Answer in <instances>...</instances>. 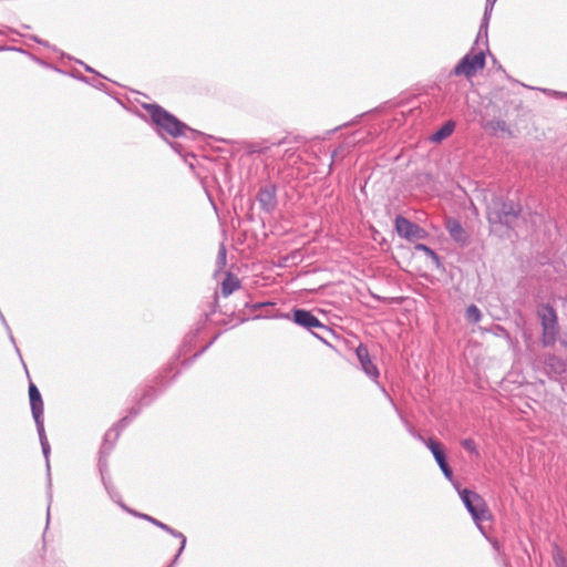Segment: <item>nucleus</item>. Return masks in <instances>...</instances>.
<instances>
[{"instance_id": "obj_37", "label": "nucleus", "mask_w": 567, "mask_h": 567, "mask_svg": "<svg viewBox=\"0 0 567 567\" xmlns=\"http://www.w3.org/2000/svg\"><path fill=\"white\" fill-rule=\"evenodd\" d=\"M344 154H346V146L344 145H340L339 147H337L336 150L332 151V153H331V163L329 165V171L330 172L332 169L334 158L337 156H339V155L344 156Z\"/></svg>"}, {"instance_id": "obj_17", "label": "nucleus", "mask_w": 567, "mask_h": 567, "mask_svg": "<svg viewBox=\"0 0 567 567\" xmlns=\"http://www.w3.org/2000/svg\"><path fill=\"white\" fill-rule=\"evenodd\" d=\"M120 506H121L125 512H127V513L132 514L133 516L138 517V518H141V519H144V520H146V522L151 523L152 525H154V526H156V527L161 528L162 530H164L165 533H167V534H169V535H175V534H174V529H175V528H173V527H171L169 525H167V524H165V523H163V522L158 520L157 518H155V517H153V516H151V515H148V514L138 513V512H136V511H134V509H131V508H128L124 503H121V504H120Z\"/></svg>"}, {"instance_id": "obj_4", "label": "nucleus", "mask_w": 567, "mask_h": 567, "mask_svg": "<svg viewBox=\"0 0 567 567\" xmlns=\"http://www.w3.org/2000/svg\"><path fill=\"white\" fill-rule=\"evenodd\" d=\"M520 203L494 193L486 204V217L491 225H502L507 229H514L522 214Z\"/></svg>"}, {"instance_id": "obj_21", "label": "nucleus", "mask_w": 567, "mask_h": 567, "mask_svg": "<svg viewBox=\"0 0 567 567\" xmlns=\"http://www.w3.org/2000/svg\"><path fill=\"white\" fill-rule=\"evenodd\" d=\"M239 287H240L239 279L231 272H228L226 275V277L224 278V280L221 281L220 293L223 297L226 298V297L230 296L234 291L239 289Z\"/></svg>"}, {"instance_id": "obj_22", "label": "nucleus", "mask_w": 567, "mask_h": 567, "mask_svg": "<svg viewBox=\"0 0 567 567\" xmlns=\"http://www.w3.org/2000/svg\"><path fill=\"white\" fill-rule=\"evenodd\" d=\"M482 126L485 130H489L492 132L506 133L508 136H512V134H513L508 124L504 120H501V118L489 120V121L485 122L484 124H482Z\"/></svg>"}, {"instance_id": "obj_50", "label": "nucleus", "mask_w": 567, "mask_h": 567, "mask_svg": "<svg viewBox=\"0 0 567 567\" xmlns=\"http://www.w3.org/2000/svg\"><path fill=\"white\" fill-rule=\"evenodd\" d=\"M27 37H28L30 40H32L33 42L38 43V44H40V42H41V40H42L41 38H39V37H38V35H35V34H30V35H27Z\"/></svg>"}, {"instance_id": "obj_35", "label": "nucleus", "mask_w": 567, "mask_h": 567, "mask_svg": "<svg viewBox=\"0 0 567 567\" xmlns=\"http://www.w3.org/2000/svg\"><path fill=\"white\" fill-rule=\"evenodd\" d=\"M543 93L555 97V99H567V92L550 90V89H539Z\"/></svg>"}, {"instance_id": "obj_43", "label": "nucleus", "mask_w": 567, "mask_h": 567, "mask_svg": "<svg viewBox=\"0 0 567 567\" xmlns=\"http://www.w3.org/2000/svg\"><path fill=\"white\" fill-rule=\"evenodd\" d=\"M8 337H9L10 342L14 346L16 352L18 353V355L20 357V359L22 360L20 349L18 348V346H17V343H16V339H14V337H13V334H12V331H11V330H10V333H8Z\"/></svg>"}, {"instance_id": "obj_19", "label": "nucleus", "mask_w": 567, "mask_h": 567, "mask_svg": "<svg viewBox=\"0 0 567 567\" xmlns=\"http://www.w3.org/2000/svg\"><path fill=\"white\" fill-rule=\"evenodd\" d=\"M382 391L384 392V394L388 396L391 405L393 406V409L395 410V412L398 413L401 422L404 424L406 431L414 437L416 439L417 441H424V436L419 433L415 427L406 420V417L404 416V414L402 413V411L398 408V405L395 404V402L393 401V399L388 394V392L385 391L384 388H382Z\"/></svg>"}, {"instance_id": "obj_41", "label": "nucleus", "mask_w": 567, "mask_h": 567, "mask_svg": "<svg viewBox=\"0 0 567 567\" xmlns=\"http://www.w3.org/2000/svg\"><path fill=\"white\" fill-rule=\"evenodd\" d=\"M70 75L79 81H82V82H89V78L83 75L80 71H73L70 73Z\"/></svg>"}, {"instance_id": "obj_28", "label": "nucleus", "mask_w": 567, "mask_h": 567, "mask_svg": "<svg viewBox=\"0 0 567 567\" xmlns=\"http://www.w3.org/2000/svg\"><path fill=\"white\" fill-rule=\"evenodd\" d=\"M488 24H489V20H487V19L481 20V24H480V29H478V33H477L475 43H478L480 41L484 40V43L487 47Z\"/></svg>"}, {"instance_id": "obj_8", "label": "nucleus", "mask_w": 567, "mask_h": 567, "mask_svg": "<svg viewBox=\"0 0 567 567\" xmlns=\"http://www.w3.org/2000/svg\"><path fill=\"white\" fill-rule=\"evenodd\" d=\"M486 65V54L484 50L477 52L472 48L460 61L455 64L452 73L455 76H465L472 79L476 73L483 70Z\"/></svg>"}, {"instance_id": "obj_13", "label": "nucleus", "mask_w": 567, "mask_h": 567, "mask_svg": "<svg viewBox=\"0 0 567 567\" xmlns=\"http://www.w3.org/2000/svg\"><path fill=\"white\" fill-rule=\"evenodd\" d=\"M544 370L549 379L558 380L567 371V363L556 354H547L544 359Z\"/></svg>"}, {"instance_id": "obj_10", "label": "nucleus", "mask_w": 567, "mask_h": 567, "mask_svg": "<svg viewBox=\"0 0 567 567\" xmlns=\"http://www.w3.org/2000/svg\"><path fill=\"white\" fill-rule=\"evenodd\" d=\"M115 432H116V429H115V424H114L113 427L110 429L104 434V439H103L102 445L99 451L97 467H99V471L101 474V480H102V483H103L105 489H109V486L106 483V477H105V473L109 470L107 457L111 454V452L113 451L115 443L118 439V436L115 439Z\"/></svg>"}, {"instance_id": "obj_26", "label": "nucleus", "mask_w": 567, "mask_h": 567, "mask_svg": "<svg viewBox=\"0 0 567 567\" xmlns=\"http://www.w3.org/2000/svg\"><path fill=\"white\" fill-rule=\"evenodd\" d=\"M270 148V146L265 145V142H248L246 144V152L249 155L252 154H265Z\"/></svg>"}, {"instance_id": "obj_24", "label": "nucleus", "mask_w": 567, "mask_h": 567, "mask_svg": "<svg viewBox=\"0 0 567 567\" xmlns=\"http://www.w3.org/2000/svg\"><path fill=\"white\" fill-rule=\"evenodd\" d=\"M559 328L543 329L542 343L545 348L553 347L556 343Z\"/></svg>"}, {"instance_id": "obj_20", "label": "nucleus", "mask_w": 567, "mask_h": 567, "mask_svg": "<svg viewBox=\"0 0 567 567\" xmlns=\"http://www.w3.org/2000/svg\"><path fill=\"white\" fill-rule=\"evenodd\" d=\"M414 250L424 252L426 255V257H429L433 261V264L437 270L445 271V267L441 260V257L430 246L422 244V243H416L414 245Z\"/></svg>"}, {"instance_id": "obj_15", "label": "nucleus", "mask_w": 567, "mask_h": 567, "mask_svg": "<svg viewBox=\"0 0 567 567\" xmlns=\"http://www.w3.org/2000/svg\"><path fill=\"white\" fill-rule=\"evenodd\" d=\"M542 329L559 328L556 309L550 303H543L538 310Z\"/></svg>"}, {"instance_id": "obj_44", "label": "nucleus", "mask_w": 567, "mask_h": 567, "mask_svg": "<svg viewBox=\"0 0 567 567\" xmlns=\"http://www.w3.org/2000/svg\"><path fill=\"white\" fill-rule=\"evenodd\" d=\"M0 321L3 326V328L6 329L7 333H10V326L8 324V321L6 320L3 313H0Z\"/></svg>"}, {"instance_id": "obj_40", "label": "nucleus", "mask_w": 567, "mask_h": 567, "mask_svg": "<svg viewBox=\"0 0 567 567\" xmlns=\"http://www.w3.org/2000/svg\"><path fill=\"white\" fill-rule=\"evenodd\" d=\"M493 8H494L493 1H486L485 9H484V14H483L482 19L489 20L492 11H493Z\"/></svg>"}, {"instance_id": "obj_31", "label": "nucleus", "mask_w": 567, "mask_h": 567, "mask_svg": "<svg viewBox=\"0 0 567 567\" xmlns=\"http://www.w3.org/2000/svg\"><path fill=\"white\" fill-rule=\"evenodd\" d=\"M555 567H567V558L559 548H556L553 554Z\"/></svg>"}, {"instance_id": "obj_55", "label": "nucleus", "mask_w": 567, "mask_h": 567, "mask_svg": "<svg viewBox=\"0 0 567 567\" xmlns=\"http://www.w3.org/2000/svg\"><path fill=\"white\" fill-rule=\"evenodd\" d=\"M63 58H68V60H72V58L69 54L62 53Z\"/></svg>"}, {"instance_id": "obj_53", "label": "nucleus", "mask_w": 567, "mask_h": 567, "mask_svg": "<svg viewBox=\"0 0 567 567\" xmlns=\"http://www.w3.org/2000/svg\"><path fill=\"white\" fill-rule=\"evenodd\" d=\"M421 177H423L424 179H431V174H422Z\"/></svg>"}, {"instance_id": "obj_5", "label": "nucleus", "mask_w": 567, "mask_h": 567, "mask_svg": "<svg viewBox=\"0 0 567 567\" xmlns=\"http://www.w3.org/2000/svg\"><path fill=\"white\" fill-rule=\"evenodd\" d=\"M199 308L202 309L199 319L195 323L194 328L186 333L179 348L177 349V352L167 362L173 363V370L175 369L176 362L193 349L197 337L205 329L210 316L217 311H220L218 305V293L215 292L209 299L202 301Z\"/></svg>"}, {"instance_id": "obj_33", "label": "nucleus", "mask_w": 567, "mask_h": 567, "mask_svg": "<svg viewBox=\"0 0 567 567\" xmlns=\"http://www.w3.org/2000/svg\"><path fill=\"white\" fill-rule=\"evenodd\" d=\"M4 50L16 51V52H20V53H23V54H28L30 58H32L34 61L39 62L40 64L49 66L48 63H44L43 61H41L40 59L35 58L31 53H28L25 50H23L21 48H17V47H7V48L6 47H0V51H4Z\"/></svg>"}, {"instance_id": "obj_49", "label": "nucleus", "mask_w": 567, "mask_h": 567, "mask_svg": "<svg viewBox=\"0 0 567 567\" xmlns=\"http://www.w3.org/2000/svg\"><path fill=\"white\" fill-rule=\"evenodd\" d=\"M181 555H178L177 553L174 555L172 561L166 566V567H176L177 563H178V559H179Z\"/></svg>"}, {"instance_id": "obj_9", "label": "nucleus", "mask_w": 567, "mask_h": 567, "mask_svg": "<svg viewBox=\"0 0 567 567\" xmlns=\"http://www.w3.org/2000/svg\"><path fill=\"white\" fill-rule=\"evenodd\" d=\"M394 228L399 237L408 241L426 239L430 234L419 224L411 221L402 215H398L394 220Z\"/></svg>"}, {"instance_id": "obj_7", "label": "nucleus", "mask_w": 567, "mask_h": 567, "mask_svg": "<svg viewBox=\"0 0 567 567\" xmlns=\"http://www.w3.org/2000/svg\"><path fill=\"white\" fill-rule=\"evenodd\" d=\"M455 489L458 492V495L465 508L471 514L475 525L481 530V533L486 537V534L481 525L483 520L488 518V509L484 498L474 491H471L468 488H461L458 482L457 488Z\"/></svg>"}, {"instance_id": "obj_27", "label": "nucleus", "mask_w": 567, "mask_h": 567, "mask_svg": "<svg viewBox=\"0 0 567 567\" xmlns=\"http://www.w3.org/2000/svg\"><path fill=\"white\" fill-rule=\"evenodd\" d=\"M182 137H186L190 141H199V140L206 141L208 138H215L214 136L205 134V133H203L198 130H195L190 126H188V128L185 130V134L182 135Z\"/></svg>"}, {"instance_id": "obj_6", "label": "nucleus", "mask_w": 567, "mask_h": 567, "mask_svg": "<svg viewBox=\"0 0 567 567\" xmlns=\"http://www.w3.org/2000/svg\"><path fill=\"white\" fill-rule=\"evenodd\" d=\"M281 318L291 319L297 326L308 330L313 337L319 339L321 342L332 348L322 333L316 331V329H323L327 333L332 334L333 330L322 323L310 310L303 308H293L290 313L280 316Z\"/></svg>"}, {"instance_id": "obj_23", "label": "nucleus", "mask_w": 567, "mask_h": 567, "mask_svg": "<svg viewBox=\"0 0 567 567\" xmlns=\"http://www.w3.org/2000/svg\"><path fill=\"white\" fill-rule=\"evenodd\" d=\"M219 336H220V333H217L216 336L213 337V339L206 346H204L193 357L184 359L182 362V367L189 368L195 362V360H197L202 354H204L215 343V341L218 339Z\"/></svg>"}, {"instance_id": "obj_45", "label": "nucleus", "mask_w": 567, "mask_h": 567, "mask_svg": "<svg viewBox=\"0 0 567 567\" xmlns=\"http://www.w3.org/2000/svg\"><path fill=\"white\" fill-rule=\"evenodd\" d=\"M271 305L272 303L269 302V301H267V302H256V303L251 305V308L254 310H256V309H259V308H262V307H268V306H271Z\"/></svg>"}, {"instance_id": "obj_14", "label": "nucleus", "mask_w": 567, "mask_h": 567, "mask_svg": "<svg viewBox=\"0 0 567 567\" xmlns=\"http://www.w3.org/2000/svg\"><path fill=\"white\" fill-rule=\"evenodd\" d=\"M445 228L453 241L461 246H466L468 244V235L458 219L449 217L445 220Z\"/></svg>"}, {"instance_id": "obj_30", "label": "nucleus", "mask_w": 567, "mask_h": 567, "mask_svg": "<svg viewBox=\"0 0 567 567\" xmlns=\"http://www.w3.org/2000/svg\"><path fill=\"white\" fill-rule=\"evenodd\" d=\"M422 442L430 450L432 455L444 447V445L440 441H437L436 439H433V437H430L427 440L424 439V441H422Z\"/></svg>"}, {"instance_id": "obj_46", "label": "nucleus", "mask_w": 567, "mask_h": 567, "mask_svg": "<svg viewBox=\"0 0 567 567\" xmlns=\"http://www.w3.org/2000/svg\"><path fill=\"white\" fill-rule=\"evenodd\" d=\"M40 45H42V47H44L47 49H51L54 52L58 51V49L55 47L51 45L49 41L43 40V39L41 40Z\"/></svg>"}, {"instance_id": "obj_39", "label": "nucleus", "mask_w": 567, "mask_h": 567, "mask_svg": "<svg viewBox=\"0 0 567 567\" xmlns=\"http://www.w3.org/2000/svg\"><path fill=\"white\" fill-rule=\"evenodd\" d=\"M362 132L361 131H358L353 134V137H355L357 135H361ZM360 143H365V140L363 136H360L359 138H352V140H349L347 142V145L350 146V147H354L357 144H360Z\"/></svg>"}, {"instance_id": "obj_18", "label": "nucleus", "mask_w": 567, "mask_h": 567, "mask_svg": "<svg viewBox=\"0 0 567 567\" xmlns=\"http://www.w3.org/2000/svg\"><path fill=\"white\" fill-rule=\"evenodd\" d=\"M456 127V123L453 120L445 121L435 132H433L429 140L432 143L440 144L444 140H446L449 136L452 135Z\"/></svg>"}, {"instance_id": "obj_36", "label": "nucleus", "mask_w": 567, "mask_h": 567, "mask_svg": "<svg viewBox=\"0 0 567 567\" xmlns=\"http://www.w3.org/2000/svg\"><path fill=\"white\" fill-rule=\"evenodd\" d=\"M100 78L101 76H97V75L93 76V78H89V82H85V83L92 85L95 89L105 90L106 84L104 82H102L100 80Z\"/></svg>"}, {"instance_id": "obj_12", "label": "nucleus", "mask_w": 567, "mask_h": 567, "mask_svg": "<svg viewBox=\"0 0 567 567\" xmlns=\"http://www.w3.org/2000/svg\"><path fill=\"white\" fill-rule=\"evenodd\" d=\"M256 198L261 210L268 214L272 213L277 207V186L274 183L261 186Z\"/></svg>"}, {"instance_id": "obj_52", "label": "nucleus", "mask_w": 567, "mask_h": 567, "mask_svg": "<svg viewBox=\"0 0 567 567\" xmlns=\"http://www.w3.org/2000/svg\"><path fill=\"white\" fill-rule=\"evenodd\" d=\"M218 141L224 142V143H235L234 141L226 140V138H218Z\"/></svg>"}, {"instance_id": "obj_3", "label": "nucleus", "mask_w": 567, "mask_h": 567, "mask_svg": "<svg viewBox=\"0 0 567 567\" xmlns=\"http://www.w3.org/2000/svg\"><path fill=\"white\" fill-rule=\"evenodd\" d=\"M29 400H30L32 417L35 423L37 432L39 435V441H40L41 449H42V454H43V456L45 458V463H47V471H48L47 498H48L49 505L47 508L45 529H48L49 523H50V506H51L52 497H53L52 496L51 473H50V461H49L51 447H50V444H49V441H48V437L45 434V429H44V415H43L44 414V405H43L42 395L40 393V390L33 382L29 383Z\"/></svg>"}, {"instance_id": "obj_11", "label": "nucleus", "mask_w": 567, "mask_h": 567, "mask_svg": "<svg viewBox=\"0 0 567 567\" xmlns=\"http://www.w3.org/2000/svg\"><path fill=\"white\" fill-rule=\"evenodd\" d=\"M355 355L364 374L371 381L378 383L380 372L377 364L372 361L367 346L360 343L355 349Z\"/></svg>"}, {"instance_id": "obj_16", "label": "nucleus", "mask_w": 567, "mask_h": 567, "mask_svg": "<svg viewBox=\"0 0 567 567\" xmlns=\"http://www.w3.org/2000/svg\"><path fill=\"white\" fill-rule=\"evenodd\" d=\"M433 457L437 464V466L440 467V470L442 471L444 477L452 483V485L454 486V488H457V481L454 480V474H453V470L452 467L450 466L449 464V461H447V455H446V450L445 447H443L442 450H440L439 452H436L435 454H433Z\"/></svg>"}, {"instance_id": "obj_2", "label": "nucleus", "mask_w": 567, "mask_h": 567, "mask_svg": "<svg viewBox=\"0 0 567 567\" xmlns=\"http://www.w3.org/2000/svg\"><path fill=\"white\" fill-rule=\"evenodd\" d=\"M142 107L147 112L148 118L144 115L141 117L163 141L182 137L188 128L185 122L157 103H143Z\"/></svg>"}, {"instance_id": "obj_47", "label": "nucleus", "mask_w": 567, "mask_h": 567, "mask_svg": "<svg viewBox=\"0 0 567 567\" xmlns=\"http://www.w3.org/2000/svg\"><path fill=\"white\" fill-rule=\"evenodd\" d=\"M106 483H107V486H109V489H106V492L109 493L111 498L120 505L122 502L120 499L118 501L115 499V494H112V487H111V484H110V482L107 480H106Z\"/></svg>"}, {"instance_id": "obj_29", "label": "nucleus", "mask_w": 567, "mask_h": 567, "mask_svg": "<svg viewBox=\"0 0 567 567\" xmlns=\"http://www.w3.org/2000/svg\"><path fill=\"white\" fill-rule=\"evenodd\" d=\"M461 445L465 451L470 452L471 454H473L475 456H480V452H478L476 443L473 439H471V437L463 439L461 441Z\"/></svg>"}, {"instance_id": "obj_57", "label": "nucleus", "mask_w": 567, "mask_h": 567, "mask_svg": "<svg viewBox=\"0 0 567 567\" xmlns=\"http://www.w3.org/2000/svg\"><path fill=\"white\" fill-rule=\"evenodd\" d=\"M318 330H319V333L320 332L327 333L323 329H318Z\"/></svg>"}, {"instance_id": "obj_32", "label": "nucleus", "mask_w": 567, "mask_h": 567, "mask_svg": "<svg viewBox=\"0 0 567 567\" xmlns=\"http://www.w3.org/2000/svg\"><path fill=\"white\" fill-rule=\"evenodd\" d=\"M174 534L175 535H172V536L177 538V539H179V545H178V549H177L176 553L178 555H182L183 551L185 550V547H186V544H187L186 536L182 532H179L177 529H174Z\"/></svg>"}, {"instance_id": "obj_34", "label": "nucleus", "mask_w": 567, "mask_h": 567, "mask_svg": "<svg viewBox=\"0 0 567 567\" xmlns=\"http://www.w3.org/2000/svg\"><path fill=\"white\" fill-rule=\"evenodd\" d=\"M171 147L172 150H174V152H176L178 155L183 156V157H186L187 155H190L192 157H195L194 154H188V153H185L184 151V147L181 143H177V142H172L169 140L165 141Z\"/></svg>"}, {"instance_id": "obj_54", "label": "nucleus", "mask_w": 567, "mask_h": 567, "mask_svg": "<svg viewBox=\"0 0 567 567\" xmlns=\"http://www.w3.org/2000/svg\"><path fill=\"white\" fill-rule=\"evenodd\" d=\"M493 547H494V549L498 550V548H499L498 543H497V542H494V543H493Z\"/></svg>"}, {"instance_id": "obj_1", "label": "nucleus", "mask_w": 567, "mask_h": 567, "mask_svg": "<svg viewBox=\"0 0 567 567\" xmlns=\"http://www.w3.org/2000/svg\"><path fill=\"white\" fill-rule=\"evenodd\" d=\"M173 371V363L165 364L153 379V384H145L136 391L134 396V404L124 415L115 423V439L120 436L121 432L128 426L135 417H137L142 410L150 406L179 375L181 370H176L173 377L167 380V375Z\"/></svg>"}, {"instance_id": "obj_25", "label": "nucleus", "mask_w": 567, "mask_h": 567, "mask_svg": "<svg viewBox=\"0 0 567 567\" xmlns=\"http://www.w3.org/2000/svg\"><path fill=\"white\" fill-rule=\"evenodd\" d=\"M483 318V313L481 311V309L474 305V303H471L466 310H465V319L467 320V322L470 323H478Z\"/></svg>"}, {"instance_id": "obj_38", "label": "nucleus", "mask_w": 567, "mask_h": 567, "mask_svg": "<svg viewBox=\"0 0 567 567\" xmlns=\"http://www.w3.org/2000/svg\"><path fill=\"white\" fill-rule=\"evenodd\" d=\"M217 264L223 267L226 265V248L224 244L220 245L218 254H217Z\"/></svg>"}, {"instance_id": "obj_48", "label": "nucleus", "mask_w": 567, "mask_h": 567, "mask_svg": "<svg viewBox=\"0 0 567 567\" xmlns=\"http://www.w3.org/2000/svg\"><path fill=\"white\" fill-rule=\"evenodd\" d=\"M181 555H178L177 553L174 555L172 561L166 566V567H176L177 563H178V559H179Z\"/></svg>"}, {"instance_id": "obj_42", "label": "nucleus", "mask_w": 567, "mask_h": 567, "mask_svg": "<svg viewBox=\"0 0 567 567\" xmlns=\"http://www.w3.org/2000/svg\"><path fill=\"white\" fill-rule=\"evenodd\" d=\"M76 63L81 64L86 72L94 73L95 75L101 76L100 73H97L93 68H91L90 65H87L83 61L76 60Z\"/></svg>"}, {"instance_id": "obj_56", "label": "nucleus", "mask_w": 567, "mask_h": 567, "mask_svg": "<svg viewBox=\"0 0 567 567\" xmlns=\"http://www.w3.org/2000/svg\"><path fill=\"white\" fill-rule=\"evenodd\" d=\"M56 72H60V73H64L62 70H60L59 68L54 66L53 68Z\"/></svg>"}, {"instance_id": "obj_51", "label": "nucleus", "mask_w": 567, "mask_h": 567, "mask_svg": "<svg viewBox=\"0 0 567 567\" xmlns=\"http://www.w3.org/2000/svg\"><path fill=\"white\" fill-rule=\"evenodd\" d=\"M285 142H286V140L284 138V140H280V141H278V142L271 143V145H272V146H280V145H282Z\"/></svg>"}]
</instances>
